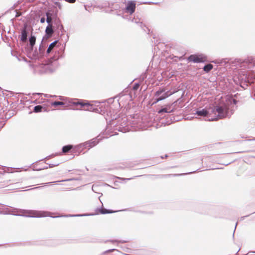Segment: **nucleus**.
Here are the masks:
<instances>
[{"instance_id": "nucleus-1", "label": "nucleus", "mask_w": 255, "mask_h": 255, "mask_svg": "<svg viewBox=\"0 0 255 255\" xmlns=\"http://www.w3.org/2000/svg\"><path fill=\"white\" fill-rule=\"evenodd\" d=\"M237 101L233 98H229L226 101V103L217 105L213 108H204L201 110H197L195 114L202 117H210L214 114V116L208 119L209 121H217L219 119L230 117L233 112L231 110V105H236Z\"/></svg>"}, {"instance_id": "nucleus-2", "label": "nucleus", "mask_w": 255, "mask_h": 255, "mask_svg": "<svg viewBox=\"0 0 255 255\" xmlns=\"http://www.w3.org/2000/svg\"><path fill=\"white\" fill-rule=\"evenodd\" d=\"M237 65L240 68L237 76L240 86L246 89V87L251 85L255 79V60L248 57L244 60L239 59Z\"/></svg>"}, {"instance_id": "nucleus-3", "label": "nucleus", "mask_w": 255, "mask_h": 255, "mask_svg": "<svg viewBox=\"0 0 255 255\" xmlns=\"http://www.w3.org/2000/svg\"><path fill=\"white\" fill-rule=\"evenodd\" d=\"M29 33V29L27 28V25H25L21 29L20 34L19 36L20 41L25 44L24 49L27 56L31 59H37L39 56V53L36 49H34L36 37L31 33L28 39Z\"/></svg>"}, {"instance_id": "nucleus-4", "label": "nucleus", "mask_w": 255, "mask_h": 255, "mask_svg": "<svg viewBox=\"0 0 255 255\" xmlns=\"http://www.w3.org/2000/svg\"><path fill=\"white\" fill-rule=\"evenodd\" d=\"M16 212L24 214L25 216L31 218H40L47 216L51 217L50 214H51V213L49 212L38 211L35 210H18L17 209H13L10 210L5 206L3 208V210L0 211V214L4 215L11 214L15 216L18 215Z\"/></svg>"}, {"instance_id": "nucleus-5", "label": "nucleus", "mask_w": 255, "mask_h": 255, "mask_svg": "<svg viewBox=\"0 0 255 255\" xmlns=\"http://www.w3.org/2000/svg\"><path fill=\"white\" fill-rule=\"evenodd\" d=\"M59 99L61 101H54L51 103V105L54 107H57L58 106H68L70 104L75 106L80 105L81 107H89L88 110H91L92 106L89 103H84L82 100L78 99L72 100L67 97L59 96Z\"/></svg>"}, {"instance_id": "nucleus-6", "label": "nucleus", "mask_w": 255, "mask_h": 255, "mask_svg": "<svg viewBox=\"0 0 255 255\" xmlns=\"http://www.w3.org/2000/svg\"><path fill=\"white\" fill-rule=\"evenodd\" d=\"M58 43V40H56L49 45L48 48L47 49V50L46 52H45V49L46 46V40L43 41L42 44V43L39 46V49H38V53H39V56L37 59H39L40 58H41L43 56L47 57L49 55V54L52 52V51L53 50L54 48L56 47L57 45V44Z\"/></svg>"}, {"instance_id": "nucleus-7", "label": "nucleus", "mask_w": 255, "mask_h": 255, "mask_svg": "<svg viewBox=\"0 0 255 255\" xmlns=\"http://www.w3.org/2000/svg\"><path fill=\"white\" fill-rule=\"evenodd\" d=\"M97 212L96 214H68L65 215H59L57 216H51L52 218H59V217H83L86 216H92L94 215H97L99 213L101 214H106L115 213L117 211H113L112 210L107 209L103 207L98 208L96 210Z\"/></svg>"}, {"instance_id": "nucleus-8", "label": "nucleus", "mask_w": 255, "mask_h": 255, "mask_svg": "<svg viewBox=\"0 0 255 255\" xmlns=\"http://www.w3.org/2000/svg\"><path fill=\"white\" fill-rule=\"evenodd\" d=\"M62 57V54H60L59 52L55 53L53 56L48 58V61L46 65H43L40 67L39 72L40 73H51L53 72L50 64L53 61L58 60L59 58Z\"/></svg>"}, {"instance_id": "nucleus-9", "label": "nucleus", "mask_w": 255, "mask_h": 255, "mask_svg": "<svg viewBox=\"0 0 255 255\" xmlns=\"http://www.w3.org/2000/svg\"><path fill=\"white\" fill-rule=\"evenodd\" d=\"M187 60L189 62H193L194 63H204L207 61V56L205 54L197 53L189 55L187 58Z\"/></svg>"}, {"instance_id": "nucleus-10", "label": "nucleus", "mask_w": 255, "mask_h": 255, "mask_svg": "<svg viewBox=\"0 0 255 255\" xmlns=\"http://www.w3.org/2000/svg\"><path fill=\"white\" fill-rule=\"evenodd\" d=\"M171 95V93H169L168 91H166L165 89L160 88L155 93L154 96L155 98L153 104L167 98Z\"/></svg>"}, {"instance_id": "nucleus-11", "label": "nucleus", "mask_w": 255, "mask_h": 255, "mask_svg": "<svg viewBox=\"0 0 255 255\" xmlns=\"http://www.w3.org/2000/svg\"><path fill=\"white\" fill-rule=\"evenodd\" d=\"M48 25L45 29V34L43 36L42 40V43L43 41L47 40L49 38L52 37L53 34L55 31H56L54 29V26L52 25V23H47Z\"/></svg>"}, {"instance_id": "nucleus-12", "label": "nucleus", "mask_w": 255, "mask_h": 255, "mask_svg": "<svg viewBox=\"0 0 255 255\" xmlns=\"http://www.w3.org/2000/svg\"><path fill=\"white\" fill-rule=\"evenodd\" d=\"M47 23H52V22L59 18L58 17L57 11H54L51 10H48L46 12Z\"/></svg>"}, {"instance_id": "nucleus-13", "label": "nucleus", "mask_w": 255, "mask_h": 255, "mask_svg": "<svg viewBox=\"0 0 255 255\" xmlns=\"http://www.w3.org/2000/svg\"><path fill=\"white\" fill-rule=\"evenodd\" d=\"M136 3L134 1H128L125 7V12L132 14L135 11Z\"/></svg>"}, {"instance_id": "nucleus-14", "label": "nucleus", "mask_w": 255, "mask_h": 255, "mask_svg": "<svg viewBox=\"0 0 255 255\" xmlns=\"http://www.w3.org/2000/svg\"><path fill=\"white\" fill-rule=\"evenodd\" d=\"M174 109L172 108V104H168L162 107L158 111V113L162 114L163 113H170L173 112Z\"/></svg>"}, {"instance_id": "nucleus-15", "label": "nucleus", "mask_w": 255, "mask_h": 255, "mask_svg": "<svg viewBox=\"0 0 255 255\" xmlns=\"http://www.w3.org/2000/svg\"><path fill=\"white\" fill-rule=\"evenodd\" d=\"M86 141L75 145L74 148L75 150V152H78L79 153H80L83 151L84 149H88V145H86Z\"/></svg>"}, {"instance_id": "nucleus-16", "label": "nucleus", "mask_w": 255, "mask_h": 255, "mask_svg": "<svg viewBox=\"0 0 255 255\" xmlns=\"http://www.w3.org/2000/svg\"><path fill=\"white\" fill-rule=\"evenodd\" d=\"M99 143V140L97 138H94L91 140L86 141V145H88V149L96 146Z\"/></svg>"}, {"instance_id": "nucleus-17", "label": "nucleus", "mask_w": 255, "mask_h": 255, "mask_svg": "<svg viewBox=\"0 0 255 255\" xmlns=\"http://www.w3.org/2000/svg\"><path fill=\"white\" fill-rule=\"evenodd\" d=\"M52 25L54 26V29L56 31L57 33L59 34L58 29L60 26L62 25L60 18L57 19V20L56 19V20L52 22Z\"/></svg>"}, {"instance_id": "nucleus-18", "label": "nucleus", "mask_w": 255, "mask_h": 255, "mask_svg": "<svg viewBox=\"0 0 255 255\" xmlns=\"http://www.w3.org/2000/svg\"><path fill=\"white\" fill-rule=\"evenodd\" d=\"M75 145H73L72 144H68L64 145L62 147V151L63 153H67L70 151L71 150L73 149V150L75 152V150L74 148Z\"/></svg>"}, {"instance_id": "nucleus-19", "label": "nucleus", "mask_w": 255, "mask_h": 255, "mask_svg": "<svg viewBox=\"0 0 255 255\" xmlns=\"http://www.w3.org/2000/svg\"><path fill=\"white\" fill-rule=\"evenodd\" d=\"M213 68V66L211 64H207L204 65L203 68V70L206 72H209Z\"/></svg>"}, {"instance_id": "nucleus-20", "label": "nucleus", "mask_w": 255, "mask_h": 255, "mask_svg": "<svg viewBox=\"0 0 255 255\" xmlns=\"http://www.w3.org/2000/svg\"><path fill=\"white\" fill-rule=\"evenodd\" d=\"M43 107L41 105H37L34 107L33 112L34 113H39L42 111Z\"/></svg>"}, {"instance_id": "nucleus-21", "label": "nucleus", "mask_w": 255, "mask_h": 255, "mask_svg": "<svg viewBox=\"0 0 255 255\" xmlns=\"http://www.w3.org/2000/svg\"><path fill=\"white\" fill-rule=\"evenodd\" d=\"M182 175H183V174H169L162 175L161 176L163 177H172V176L175 177V176H180Z\"/></svg>"}, {"instance_id": "nucleus-22", "label": "nucleus", "mask_w": 255, "mask_h": 255, "mask_svg": "<svg viewBox=\"0 0 255 255\" xmlns=\"http://www.w3.org/2000/svg\"><path fill=\"white\" fill-rule=\"evenodd\" d=\"M62 162L61 161V162H56L53 164H48V167L49 168H53L54 167L59 165Z\"/></svg>"}, {"instance_id": "nucleus-23", "label": "nucleus", "mask_w": 255, "mask_h": 255, "mask_svg": "<svg viewBox=\"0 0 255 255\" xmlns=\"http://www.w3.org/2000/svg\"><path fill=\"white\" fill-rule=\"evenodd\" d=\"M107 242H109V241H107ZM109 242L112 243H127V241H124V240H121V241H118V240H110L109 241ZM107 242V241L106 242Z\"/></svg>"}, {"instance_id": "nucleus-24", "label": "nucleus", "mask_w": 255, "mask_h": 255, "mask_svg": "<svg viewBox=\"0 0 255 255\" xmlns=\"http://www.w3.org/2000/svg\"><path fill=\"white\" fill-rule=\"evenodd\" d=\"M77 179L76 178H70V179H65V180H61V181H55V182H63V181H74V180H76ZM51 182H50L49 183H50ZM52 183H55V182H53ZM49 183H47V184H48Z\"/></svg>"}, {"instance_id": "nucleus-25", "label": "nucleus", "mask_w": 255, "mask_h": 255, "mask_svg": "<svg viewBox=\"0 0 255 255\" xmlns=\"http://www.w3.org/2000/svg\"><path fill=\"white\" fill-rule=\"evenodd\" d=\"M131 21H132V22H135V23H140V26L142 28V25H143V24H142V22H139V20H137V19H135V18H133V19H132V20H131ZM143 26H144V27H145V25H143Z\"/></svg>"}, {"instance_id": "nucleus-26", "label": "nucleus", "mask_w": 255, "mask_h": 255, "mask_svg": "<svg viewBox=\"0 0 255 255\" xmlns=\"http://www.w3.org/2000/svg\"><path fill=\"white\" fill-rule=\"evenodd\" d=\"M58 31L60 32H61V35H63L64 34V32H65V30L64 28L63 25H61L60 27L58 29Z\"/></svg>"}, {"instance_id": "nucleus-27", "label": "nucleus", "mask_w": 255, "mask_h": 255, "mask_svg": "<svg viewBox=\"0 0 255 255\" xmlns=\"http://www.w3.org/2000/svg\"><path fill=\"white\" fill-rule=\"evenodd\" d=\"M116 250L114 249L108 250L107 251H105L101 255H105L107 253H111Z\"/></svg>"}, {"instance_id": "nucleus-28", "label": "nucleus", "mask_w": 255, "mask_h": 255, "mask_svg": "<svg viewBox=\"0 0 255 255\" xmlns=\"http://www.w3.org/2000/svg\"><path fill=\"white\" fill-rule=\"evenodd\" d=\"M11 170H12L11 168H10L9 167H5L4 168V172H7V173H12L13 171H11Z\"/></svg>"}, {"instance_id": "nucleus-29", "label": "nucleus", "mask_w": 255, "mask_h": 255, "mask_svg": "<svg viewBox=\"0 0 255 255\" xmlns=\"http://www.w3.org/2000/svg\"><path fill=\"white\" fill-rule=\"evenodd\" d=\"M139 86H140V85H139V83H135L134 84V85L133 86V88H132L133 90H137L138 89Z\"/></svg>"}, {"instance_id": "nucleus-30", "label": "nucleus", "mask_w": 255, "mask_h": 255, "mask_svg": "<svg viewBox=\"0 0 255 255\" xmlns=\"http://www.w3.org/2000/svg\"><path fill=\"white\" fill-rule=\"evenodd\" d=\"M11 55L12 56H15L17 58H18V57L17 56V52H14V51H11Z\"/></svg>"}, {"instance_id": "nucleus-31", "label": "nucleus", "mask_w": 255, "mask_h": 255, "mask_svg": "<svg viewBox=\"0 0 255 255\" xmlns=\"http://www.w3.org/2000/svg\"><path fill=\"white\" fill-rule=\"evenodd\" d=\"M40 21L41 23H43L45 21V18L44 17H42L40 18Z\"/></svg>"}, {"instance_id": "nucleus-32", "label": "nucleus", "mask_w": 255, "mask_h": 255, "mask_svg": "<svg viewBox=\"0 0 255 255\" xmlns=\"http://www.w3.org/2000/svg\"><path fill=\"white\" fill-rule=\"evenodd\" d=\"M55 156V154H51V155H49V156H47L45 158H46V159H50V158H52V157H54Z\"/></svg>"}, {"instance_id": "nucleus-33", "label": "nucleus", "mask_w": 255, "mask_h": 255, "mask_svg": "<svg viewBox=\"0 0 255 255\" xmlns=\"http://www.w3.org/2000/svg\"><path fill=\"white\" fill-rule=\"evenodd\" d=\"M65 1L69 3H73L76 1V0H65Z\"/></svg>"}, {"instance_id": "nucleus-34", "label": "nucleus", "mask_w": 255, "mask_h": 255, "mask_svg": "<svg viewBox=\"0 0 255 255\" xmlns=\"http://www.w3.org/2000/svg\"><path fill=\"white\" fill-rule=\"evenodd\" d=\"M48 167H49L48 166H44L43 168H39V169H36V171H39V170H41L42 169H47Z\"/></svg>"}, {"instance_id": "nucleus-35", "label": "nucleus", "mask_w": 255, "mask_h": 255, "mask_svg": "<svg viewBox=\"0 0 255 255\" xmlns=\"http://www.w3.org/2000/svg\"><path fill=\"white\" fill-rule=\"evenodd\" d=\"M119 179L122 180H129L132 179V178H119Z\"/></svg>"}, {"instance_id": "nucleus-36", "label": "nucleus", "mask_w": 255, "mask_h": 255, "mask_svg": "<svg viewBox=\"0 0 255 255\" xmlns=\"http://www.w3.org/2000/svg\"><path fill=\"white\" fill-rule=\"evenodd\" d=\"M4 206H5L4 205L0 204V211L3 210V208L4 207Z\"/></svg>"}, {"instance_id": "nucleus-37", "label": "nucleus", "mask_w": 255, "mask_h": 255, "mask_svg": "<svg viewBox=\"0 0 255 255\" xmlns=\"http://www.w3.org/2000/svg\"><path fill=\"white\" fill-rule=\"evenodd\" d=\"M97 188L96 186H94V185H93L92 186V189L93 190V192H96V188Z\"/></svg>"}, {"instance_id": "nucleus-38", "label": "nucleus", "mask_w": 255, "mask_h": 255, "mask_svg": "<svg viewBox=\"0 0 255 255\" xmlns=\"http://www.w3.org/2000/svg\"><path fill=\"white\" fill-rule=\"evenodd\" d=\"M26 2L31 3L33 2L35 0H25Z\"/></svg>"}, {"instance_id": "nucleus-39", "label": "nucleus", "mask_w": 255, "mask_h": 255, "mask_svg": "<svg viewBox=\"0 0 255 255\" xmlns=\"http://www.w3.org/2000/svg\"><path fill=\"white\" fill-rule=\"evenodd\" d=\"M250 215H247V216H243L241 218V220H243L246 217H247L248 216H249Z\"/></svg>"}, {"instance_id": "nucleus-40", "label": "nucleus", "mask_w": 255, "mask_h": 255, "mask_svg": "<svg viewBox=\"0 0 255 255\" xmlns=\"http://www.w3.org/2000/svg\"><path fill=\"white\" fill-rule=\"evenodd\" d=\"M237 224H238V223H237L236 224L235 228V230H234V233H233V238L234 237V234H235V232L236 228V227H237Z\"/></svg>"}, {"instance_id": "nucleus-41", "label": "nucleus", "mask_w": 255, "mask_h": 255, "mask_svg": "<svg viewBox=\"0 0 255 255\" xmlns=\"http://www.w3.org/2000/svg\"><path fill=\"white\" fill-rule=\"evenodd\" d=\"M120 98H121L123 96H124V95L123 93H120L119 95Z\"/></svg>"}, {"instance_id": "nucleus-42", "label": "nucleus", "mask_w": 255, "mask_h": 255, "mask_svg": "<svg viewBox=\"0 0 255 255\" xmlns=\"http://www.w3.org/2000/svg\"><path fill=\"white\" fill-rule=\"evenodd\" d=\"M196 171H193V172H190L189 173V174H191V173H194Z\"/></svg>"}, {"instance_id": "nucleus-43", "label": "nucleus", "mask_w": 255, "mask_h": 255, "mask_svg": "<svg viewBox=\"0 0 255 255\" xmlns=\"http://www.w3.org/2000/svg\"><path fill=\"white\" fill-rule=\"evenodd\" d=\"M251 253H255V252H249L248 254Z\"/></svg>"}, {"instance_id": "nucleus-44", "label": "nucleus", "mask_w": 255, "mask_h": 255, "mask_svg": "<svg viewBox=\"0 0 255 255\" xmlns=\"http://www.w3.org/2000/svg\"><path fill=\"white\" fill-rule=\"evenodd\" d=\"M152 3V2H145V3Z\"/></svg>"}, {"instance_id": "nucleus-45", "label": "nucleus", "mask_w": 255, "mask_h": 255, "mask_svg": "<svg viewBox=\"0 0 255 255\" xmlns=\"http://www.w3.org/2000/svg\"><path fill=\"white\" fill-rule=\"evenodd\" d=\"M168 156V155H167V154H165V158L167 157Z\"/></svg>"}, {"instance_id": "nucleus-46", "label": "nucleus", "mask_w": 255, "mask_h": 255, "mask_svg": "<svg viewBox=\"0 0 255 255\" xmlns=\"http://www.w3.org/2000/svg\"><path fill=\"white\" fill-rule=\"evenodd\" d=\"M161 158L162 159H163V158H164V156H161Z\"/></svg>"}, {"instance_id": "nucleus-47", "label": "nucleus", "mask_w": 255, "mask_h": 255, "mask_svg": "<svg viewBox=\"0 0 255 255\" xmlns=\"http://www.w3.org/2000/svg\"><path fill=\"white\" fill-rule=\"evenodd\" d=\"M10 117H11V116H10V115H9V116H8V119H9V118H10Z\"/></svg>"}]
</instances>
